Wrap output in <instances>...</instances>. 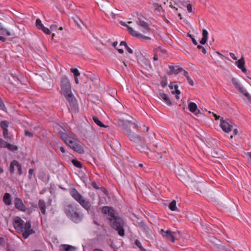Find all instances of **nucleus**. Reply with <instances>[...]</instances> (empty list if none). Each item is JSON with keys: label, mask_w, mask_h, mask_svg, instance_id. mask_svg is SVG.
Returning a JSON list of instances; mask_svg holds the SVG:
<instances>
[{"label": "nucleus", "mask_w": 251, "mask_h": 251, "mask_svg": "<svg viewBox=\"0 0 251 251\" xmlns=\"http://www.w3.org/2000/svg\"><path fill=\"white\" fill-rule=\"evenodd\" d=\"M64 211L66 216L75 223L80 222L83 218V214L76 204H68L65 205Z\"/></svg>", "instance_id": "39448f33"}, {"label": "nucleus", "mask_w": 251, "mask_h": 251, "mask_svg": "<svg viewBox=\"0 0 251 251\" xmlns=\"http://www.w3.org/2000/svg\"><path fill=\"white\" fill-rule=\"evenodd\" d=\"M77 248L72 245L62 244L60 246V251H76Z\"/></svg>", "instance_id": "6ab92c4d"}, {"label": "nucleus", "mask_w": 251, "mask_h": 251, "mask_svg": "<svg viewBox=\"0 0 251 251\" xmlns=\"http://www.w3.org/2000/svg\"><path fill=\"white\" fill-rule=\"evenodd\" d=\"M183 75L186 77L187 78V77H189V74H188V72L186 71H185V70H183Z\"/></svg>", "instance_id": "13d9d810"}, {"label": "nucleus", "mask_w": 251, "mask_h": 251, "mask_svg": "<svg viewBox=\"0 0 251 251\" xmlns=\"http://www.w3.org/2000/svg\"><path fill=\"white\" fill-rule=\"evenodd\" d=\"M119 53H121V54H122L124 53V50L123 49H117Z\"/></svg>", "instance_id": "0e129e2a"}, {"label": "nucleus", "mask_w": 251, "mask_h": 251, "mask_svg": "<svg viewBox=\"0 0 251 251\" xmlns=\"http://www.w3.org/2000/svg\"><path fill=\"white\" fill-rule=\"evenodd\" d=\"M92 119L94 122L100 127H106V126L99 120V119L97 116H93Z\"/></svg>", "instance_id": "cd10ccee"}, {"label": "nucleus", "mask_w": 251, "mask_h": 251, "mask_svg": "<svg viewBox=\"0 0 251 251\" xmlns=\"http://www.w3.org/2000/svg\"><path fill=\"white\" fill-rule=\"evenodd\" d=\"M69 193L72 198L78 202L83 196L78 192L75 188H71L69 190Z\"/></svg>", "instance_id": "dca6fc26"}, {"label": "nucleus", "mask_w": 251, "mask_h": 251, "mask_svg": "<svg viewBox=\"0 0 251 251\" xmlns=\"http://www.w3.org/2000/svg\"><path fill=\"white\" fill-rule=\"evenodd\" d=\"M54 130L56 132L62 140L73 150L80 154L84 153V150L81 146V143L69 136L65 129L58 124L53 126Z\"/></svg>", "instance_id": "f03ea898"}, {"label": "nucleus", "mask_w": 251, "mask_h": 251, "mask_svg": "<svg viewBox=\"0 0 251 251\" xmlns=\"http://www.w3.org/2000/svg\"><path fill=\"white\" fill-rule=\"evenodd\" d=\"M79 204L87 211H89L91 208V203L88 200L85 199L83 197L77 202Z\"/></svg>", "instance_id": "2eb2a0df"}, {"label": "nucleus", "mask_w": 251, "mask_h": 251, "mask_svg": "<svg viewBox=\"0 0 251 251\" xmlns=\"http://www.w3.org/2000/svg\"><path fill=\"white\" fill-rule=\"evenodd\" d=\"M127 45V43L125 41H121L120 46H124L125 47H126Z\"/></svg>", "instance_id": "bf43d9fd"}, {"label": "nucleus", "mask_w": 251, "mask_h": 251, "mask_svg": "<svg viewBox=\"0 0 251 251\" xmlns=\"http://www.w3.org/2000/svg\"><path fill=\"white\" fill-rule=\"evenodd\" d=\"M36 26L40 30H42L45 34H47V28L42 24L39 19L36 20Z\"/></svg>", "instance_id": "412c9836"}, {"label": "nucleus", "mask_w": 251, "mask_h": 251, "mask_svg": "<svg viewBox=\"0 0 251 251\" xmlns=\"http://www.w3.org/2000/svg\"><path fill=\"white\" fill-rule=\"evenodd\" d=\"M9 123L6 121H1L0 123V127L4 130L7 129Z\"/></svg>", "instance_id": "f704fd0d"}, {"label": "nucleus", "mask_w": 251, "mask_h": 251, "mask_svg": "<svg viewBox=\"0 0 251 251\" xmlns=\"http://www.w3.org/2000/svg\"><path fill=\"white\" fill-rule=\"evenodd\" d=\"M229 55L233 60H236L237 59V58L236 57L234 53L230 52L229 53Z\"/></svg>", "instance_id": "4d7b16f0"}, {"label": "nucleus", "mask_w": 251, "mask_h": 251, "mask_svg": "<svg viewBox=\"0 0 251 251\" xmlns=\"http://www.w3.org/2000/svg\"><path fill=\"white\" fill-rule=\"evenodd\" d=\"M137 16L138 20L136 23L142 28L143 32L144 33H149L151 30V28L150 27V25L145 21L147 19L141 14L137 13Z\"/></svg>", "instance_id": "423d86ee"}, {"label": "nucleus", "mask_w": 251, "mask_h": 251, "mask_svg": "<svg viewBox=\"0 0 251 251\" xmlns=\"http://www.w3.org/2000/svg\"><path fill=\"white\" fill-rule=\"evenodd\" d=\"M72 162L73 163V164L77 168H82V164H81V163L78 161L77 160H76V159H73L72 160Z\"/></svg>", "instance_id": "72a5a7b5"}, {"label": "nucleus", "mask_w": 251, "mask_h": 251, "mask_svg": "<svg viewBox=\"0 0 251 251\" xmlns=\"http://www.w3.org/2000/svg\"><path fill=\"white\" fill-rule=\"evenodd\" d=\"M8 143L2 139H0V147L3 148H6L7 146L8 145Z\"/></svg>", "instance_id": "ea45409f"}, {"label": "nucleus", "mask_w": 251, "mask_h": 251, "mask_svg": "<svg viewBox=\"0 0 251 251\" xmlns=\"http://www.w3.org/2000/svg\"><path fill=\"white\" fill-rule=\"evenodd\" d=\"M18 27L15 25H12L9 28H5L0 23V34L3 35L9 36H14L18 32Z\"/></svg>", "instance_id": "0eeeda50"}, {"label": "nucleus", "mask_w": 251, "mask_h": 251, "mask_svg": "<svg viewBox=\"0 0 251 251\" xmlns=\"http://www.w3.org/2000/svg\"><path fill=\"white\" fill-rule=\"evenodd\" d=\"M3 201L7 205H10L11 204V196L9 193H6L4 194L3 197Z\"/></svg>", "instance_id": "393cba45"}, {"label": "nucleus", "mask_w": 251, "mask_h": 251, "mask_svg": "<svg viewBox=\"0 0 251 251\" xmlns=\"http://www.w3.org/2000/svg\"><path fill=\"white\" fill-rule=\"evenodd\" d=\"M135 244L139 248L141 249L142 248L141 244L139 240H136Z\"/></svg>", "instance_id": "3c124183"}, {"label": "nucleus", "mask_w": 251, "mask_h": 251, "mask_svg": "<svg viewBox=\"0 0 251 251\" xmlns=\"http://www.w3.org/2000/svg\"><path fill=\"white\" fill-rule=\"evenodd\" d=\"M49 79H50V80H48V84H50V85H51V86H53V83L52 79L51 78H50Z\"/></svg>", "instance_id": "052dcab7"}, {"label": "nucleus", "mask_w": 251, "mask_h": 251, "mask_svg": "<svg viewBox=\"0 0 251 251\" xmlns=\"http://www.w3.org/2000/svg\"><path fill=\"white\" fill-rule=\"evenodd\" d=\"M220 121V126L224 131L228 133L232 130L233 126L232 122L229 123L227 120H224L223 118Z\"/></svg>", "instance_id": "9b49d317"}, {"label": "nucleus", "mask_w": 251, "mask_h": 251, "mask_svg": "<svg viewBox=\"0 0 251 251\" xmlns=\"http://www.w3.org/2000/svg\"><path fill=\"white\" fill-rule=\"evenodd\" d=\"M235 64L237 66L242 70L244 73H246L247 69L245 67V60L244 58L242 57L238 61L235 62Z\"/></svg>", "instance_id": "aec40b11"}, {"label": "nucleus", "mask_w": 251, "mask_h": 251, "mask_svg": "<svg viewBox=\"0 0 251 251\" xmlns=\"http://www.w3.org/2000/svg\"><path fill=\"white\" fill-rule=\"evenodd\" d=\"M210 242L213 244L214 248H216L218 251H236V250L230 246H225L222 245L221 242L217 238L213 237Z\"/></svg>", "instance_id": "6e6552de"}, {"label": "nucleus", "mask_w": 251, "mask_h": 251, "mask_svg": "<svg viewBox=\"0 0 251 251\" xmlns=\"http://www.w3.org/2000/svg\"><path fill=\"white\" fill-rule=\"evenodd\" d=\"M73 20H74V22L76 24V25L79 28H81V25H80V23H82L81 20L77 17H76L75 18H73Z\"/></svg>", "instance_id": "a19ab883"}, {"label": "nucleus", "mask_w": 251, "mask_h": 251, "mask_svg": "<svg viewBox=\"0 0 251 251\" xmlns=\"http://www.w3.org/2000/svg\"><path fill=\"white\" fill-rule=\"evenodd\" d=\"M24 132H25V135L26 136H28V137H32L33 136V133L29 132L27 130H25Z\"/></svg>", "instance_id": "49530a36"}, {"label": "nucleus", "mask_w": 251, "mask_h": 251, "mask_svg": "<svg viewBox=\"0 0 251 251\" xmlns=\"http://www.w3.org/2000/svg\"><path fill=\"white\" fill-rule=\"evenodd\" d=\"M6 148H7L9 150L13 151H17L18 149L17 146L11 144L10 143L8 144Z\"/></svg>", "instance_id": "c9c22d12"}, {"label": "nucleus", "mask_w": 251, "mask_h": 251, "mask_svg": "<svg viewBox=\"0 0 251 251\" xmlns=\"http://www.w3.org/2000/svg\"><path fill=\"white\" fill-rule=\"evenodd\" d=\"M160 96L168 105H172V102L171 100L169 99L167 94L165 93H160Z\"/></svg>", "instance_id": "bb28decb"}, {"label": "nucleus", "mask_w": 251, "mask_h": 251, "mask_svg": "<svg viewBox=\"0 0 251 251\" xmlns=\"http://www.w3.org/2000/svg\"><path fill=\"white\" fill-rule=\"evenodd\" d=\"M183 71V69L182 68H177V69H174V70L173 71H171L170 74H174L175 75H177L179 73L182 72Z\"/></svg>", "instance_id": "e433bc0d"}, {"label": "nucleus", "mask_w": 251, "mask_h": 251, "mask_svg": "<svg viewBox=\"0 0 251 251\" xmlns=\"http://www.w3.org/2000/svg\"><path fill=\"white\" fill-rule=\"evenodd\" d=\"M57 26L56 25H52L50 26V29H48V35L52 33L54 31H56Z\"/></svg>", "instance_id": "4c0bfd02"}, {"label": "nucleus", "mask_w": 251, "mask_h": 251, "mask_svg": "<svg viewBox=\"0 0 251 251\" xmlns=\"http://www.w3.org/2000/svg\"><path fill=\"white\" fill-rule=\"evenodd\" d=\"M189 84L191 85V86H193L194 85V82H193V80L190 77H187L186 78Z\"/></svg>", "instance_id": "603ef678"}, {"label": "nucleus", "mask_w": 251, "mask_h": 251, "mask_svg": "<svg viewBox=\"0 0 251 251\" xmlns=\"http://www.w3.org/2000/svg\"><path fill=\"white\" fill-rule=\"evenodd\" d=\"M101 212L108 215L107 219L109 221L110 226L116 230L120 236H124V222L121 218L115 215L114 209L111 207L104 206L101 208Z\"/></svg>", "instance_id": "f257e3e1"}, {"label": "nucleus", "mask_w": 251, "mask_h": 251, "mask_svg": "<svg viewBox=\"0 0 251 251\" xmlns=\"http://www.w3.org/2000/svg\"><path fill=\"white\" fill-rule=\"evenodd\" d=\"M38 205H39V207L40 209L41 212L43 214H45V213H46L45 202L42 200H40L38 202Z\"/></svg>", "instance_id": "a878e982"}, {"label": "nucleus", "mask_w": 251, "mask_h": 251, "mask_svg": "<svg viewBox=\"0 0 251 251\" xmlns=\"http://www.w3.org/2000/svg\"><path fill=\"white\" fill-rule=\"evenodd\" d=\"M159 233L162 235V237L166 240L172 243H174L176 240V233L172 231L170 229L165 230L163 229H161Z\"/></svg>", "instance_id": "1a4fd4ad"}, {"label": "nucleus", "mask_w": 251, "mask_h": 251, "mask_svg": "<svg viewBox=\"0 0 251 251\" xmlns=\"http://www.w3.org/2000/svg\"><path fill=\"white\" fill-rule=\"evenodd\" d=\"M153 50H154V52H157L159 55L161 54L163 55L166 53L165 50L162 49L160 47L154 49Z\"/></svg>", "instance_id": "2f4dec72"}, {"label": "nucleus", "mask_w": 251, "mask_h": 251, "mask_svg": "<svg viewBox=\"0 0 251 251\" xmlns=\"http://www.w3.org/2000/svg\"><path fill=\"white\" fill-rule=\"evenodd\" d=\"M61 92L68 101L71 107H75L76 100L72 92V88L70 81L68 78L64 75L60 80Z\"/></svg>", "instance_id": "7ed1b4c3"}, {"label": "nucleus", "mask_w": 251, "mask_h": 251, "mask_svg": "<svg viewBox=\"0 0 251 251\" xmlns=\"http://www.w3.org/2000/svg\"><path fill=\"white\" fill-rule=\"evenodd\" d=\"M13 226L16 230L22 233L24 239H27L29 236L33 234L34 231L31 229V224L29 222L24 223L20 217H16L13 221Z\"/></svg>", "instance_id": "20e7f679"}, {"label": "nucleus", "mask_w": 251, "mask_h": 251, "mask_svg": "<svg viewBox=\"0 0 251 251\" xmlns=\"http://www.w3.org/2000/svg\"><path fill=\"white\" fill-rule=\"evenodd\" d=\"M213 115L214 117H215V119L216 120H217L220 119V116H218L217 114H214V113H213Z\"/></svg>", "instance_id": "e2e57ef3"}, {"label": "nucleus", "mask_w": 251, "mask_h": 251, "mask_svg": "<svg viewBox=\"0 0 251 251\" xmlns=\"http://www.w3.org/2000/svg\"><path fill=\"white\" fill-rule=\"evenodd\" d=\"M153 7L155 10L160 11L162 9V7L157 3H154L153 4Z\"/></svg>", "instance_id": "79ce46f5"}, {"label": "nucleus", "mask_w": 251, "mask_h": 251, "mask_svg": "<svg viewBox=\"0 0 251 251\" xmlns=\"http://www.w3.org/2000/svg\"><path fill=\"white\" fill-rule=\"evenodd\" d=\"M188 108L190 112L196 115H198L200 113V110L198 109L197 105L194 102H190L189 103Z\"/></svg>", "instance_id": "f3484780"}, {"label": "nucleus", "mask_w": 251, "mask_h": 251, "mask_svg": "<svg viewBox=\"0 0 251 251\" xmlns=\"http://www.w3.org/2000/svg\"><path fill=\"white\" fill-rule=\"evenodd\" d=\"M127 28L130 33L133 36L138 37L140 39H146V40H151V38L150 37L145 36L141 33L138 32L137 31L134 30L133 28L129 26H127Z\"/></svg>", "instance_id": "ddd939ff"}, {"label": "nucleus", "mask_w": 251, "mask_h": 251, "mask_svg": "<svg viewBox=\"0 0 251 251\" xmlns=\"http://www.w3.org/2000/svg\"><path fill=\"white\" fill-rule=\"evenodd\" d=\"M243 197L245 201L251 204V192L249 191H246L244 192Z\"/></svg>", "instance_id": "b1692460"}, {"label": "nucleus", "mask_w": 251, "mask_h": 251, "mask_svg": "<svg viewBox=\"0 0 251 251\" xmlns=\"http://www.w3.org/2000/svg\"><path fill=\"white\" fill-rule=\"evenodd\" d=\"M75 83L77 84H78L79 83V80H78L77 77H75Z\"/></svg>", "instance_id": "774afa93"}, {"label": "nucleus", "mask_w": 251, "mask_h": 251, "mask_svg": "<svg viewBox=\"0 0 251 251\" xmlns=\"http://www.w3.org/2000/svg\"><path fill=\"white\" fill-rule=\"evenodd\" d=\"M176 202L175 200L172 201L171 202V203H170V204H169V208H170V209L173 211H176L177 209L176 206Z\"/></svg>", "instance_id": "c85d7f7f"}, {"label": "nucleus", "mask_w": 251, "mask_h": 251, "mask_svg": "<svg viewBox=\"0 0 251 251\" xmlns=\"http://www.w3.org/2000/svg\"><path fill=\"white\" fill-rule=\"evenodd\" d=\"M153 60L154 61L158 60V54L157 52H154V50H153Z\"/></svg>", "instance_id": "8fccbe9b"}, {"label": "nucleus", "mask_w": 251, "mask_h": 251, "mask_svg": "<svg viewBox=\"0 0 251 251\" xmlns=\"http://www.w3.org/2000/svg\"><path fill=\"white\" fill-rule=\"evenodd\" d=\"M17 168L19 172V174L20 175L22 174V166L18 162V164L17 165Z\"/></svg>", "instance_id": "de8ad7c7"}, {"label": "nucleus", "mask_w": 251, "mask_h": 251, "mask_svg": "<svg viewBox=\"0 0 251 251\" xmlns=\"http://www.w3.org/2000/svg\"><path fill=\"white\" fill-rule=\"evenodd\" d=\"M8 129H5L3 131V134L4 138L7 141H9L11 139V137L8 136Z\"/></svg>", "instance_id": "58836bf2"}, {"label": "nucleus", "mask_w": 251, "mask_h": 251, "mask_svg": "<svg viewBox=\"0 0 251 251\" xmlns=\"http://www.w3.org/2000/svg\"><path fill=\"white\" fill-rule=\"evenodd\" d=\"M160 84H161V86L163 87V88H164L165 87H166L167 85V77H165V79L164 80H162L161 82H160Z\"/></svg>", "instance_id": "a18cd8bd"}, {"label": "nucleus", "mask_w": 251, "mask_h": 251, "mask_svg": "<svg viewBox=\"0 0 251 251\" xmlns=\"http://www.w3.org/2000/svg\"><path fill=\"white\" fill-rule=\"evenodd\" d=\"M0 108L4 111H6V108L4 104L3 103L2 100L0 98Z\"/></svg>", "instance_id": "37998d69"}, {"label": "nucleus", "mask_w": 251, "mask_h": 251, "mask_svg": "<svg viewBox=\"0 0 251 251\" xmlns=\"http://www.w3.org/2000/svg\"><path fill=\"white\" fill-rule=\"evenodd\" d=\"M187 9L188 11L189 12H192V6L190 4H188L187 5Z\"/></svg>", "instance_id": "5fc2aeb1"}, {"label": "nucleus", "mask_w": 251, "mask_h": 251, "mask_svg": "<svg viewBox=\"0 0 251 251\" xmlns=\"http://www.w3.org/2000/svg\"><path fill=\"white\" fill-rule=\"evenodd\" d=\"M126 134L131 141L137 143L141 140L139 136L130 129H126Z\"/></svg>", "instance_id": "4468645a"}, {"label": "nucleus", "mask_w": 251, "mask_h": 251, "mask_svg": "<svg viewBox=\"0 0 251 251\" xmlns=\"http://www.w3.org/2000/svg\"><path fill=\"white\" fill-rule=\"evenodd\" d=\"M137 149L141 152H144L148 154V151H149L148 146L145 144H138L137 145Z\"/></svg>", "instance_id": "4be33fe9"}, {"label": "nucleus", "mask_w": 251, "mask_h": 251, "mask_svg": "<svg viewBox=\"0 0 251 251\" xmlns=\"http://www.w3.org/2000/svg\"><path fill=\"white\" fill-rule=\"evenodd\" d=\"M118 124L120 127L123 128L124 129H126L127 125L126 124V122L124 120H121V119L118 120Z\"/></svg>", "instance_id": "7c9ffc66"}, {"label": "nucleus", "mask_w": 251, "mask_h": 251, "mask_svg": "<svg viewBox=\"0 0 251 251\" xmlns=\"http://www.w3.org/2000/svg\"><path fill=\"white\" fill-rule=\"evenodd\" d=\"M18 164V161L16 160H13L12 161L10 165L9 171L10 173H13L14 172V167H17Z\"/></svg>", "instance_id": "c756f323"}, {"label": "nucleus", "mask_w": 251, "mask_h": 251, "mask_svg": "<svg viewBox=\"0 0 251 251\" xmlns=\"http://www.w3.org/2000/svg\"><path fill=\"white\" fill-rule=\"evenodd\" d=\"M169 68L171 70V71H173L174 70V69L175 68V67L172 65L169 66Z\"/></svg>", "instance_id": "338daca9"}, {"label": "nucleus", "mask_w": 251, "mask_h": 251, "mask_svg": "<svg viewBox=\"0 0 251 251\" xmlns=\"http://www.w3.org/2000/svg\"><path fill=\"white\" fill-rule=\"evenodd\" d=\"M70 71L73 74L75 77H78L80 75L78 70L76 68H72L70 69Z\"/></svg>", "instance_id": "473e14b6"}, {"label": "nucleus", "mask_w": 251, "mask_h": 251, "mask_svg": "<svg viewBox=\"0 0 251 251\" xmlns=\"http://www.w3.org/2000/svg\"><path fill=\"white\" fill-rule=\"evenodd\" d=\"M192 41L193 43L195 45H198V43L195 38H192Z\"/></svg>", "instance_id": "680f3d73"}, {"label": "nucleus", "mask_w": 251, "mask_h": 251, "mask_svg": "<svg viewBox=\"0 0 251 251\" xmlns=\"http://www.w3.org/2000/svg\"><path fill=\"white\" fill-rule=\"evenodd\" d=\"M126 49L127 50V51L130 54H132L133 53V50L130 48L128 45H127L126 47H125Z\"/></svg>", "instance_id": "6e6d98bb"}, {"label": "nucleus", "mask_w": 251, "mask_h": 251, "mask_svg": "<svg viewBox=\"0 0 251 251\" xmlns=\"http://www.w3.org/2000/svg\"><path fill=\"white\" fill-rule=\"evenodd\" d=\"M14 203L15 207L17 209L21 211H25V206L24 205L23 202L20 199L18 198H16Z\"/></svg>", "instance_id": "a211bd4d"}, {"label": "nucleus", "mask_w": 251, "mask_h": 251, "mask_svg": "<svg viewBox=\"0 0 251 251\" xmlns=\"http://www.w3.org/2000/svg\"><path fill=\"white\" fill-rule=\"evenodd\" d=\"M197 48L200 50H201L202 52L203 53V54H205L206 53V49L203 47L201 45H197Z\"/></svg>", "instance_id": "c03bdc74"}, {"label": "nucleus", "mask_w": 251, "mask_h": 251, "mask_svg": "<svg viewBox=\"0 0 251 251\" xmlns=\"http://www.w3.org/2000/svg\"><path fill=\"white\" fill-rule=\"evenodd\" d=\"M118 45V42L117 41H115V42H114L113 43H112V45L113 46L116 48V46H117Z\"/></svg>", "instance_id": "69168bd1"}, {"label": "nucleus", "mask_w": 251, "mask_h": 251, "mask_svg": "<svg viewBox=\"0 0 251 251\" xmlns=\"http://www.w3.org/2000/svg\"><path fill=\"white\" fill-rule=\"evenodd\" d=\"M92 187L96 190L100 189V187L98 186L97 183L95 181H93L91 183Z\"/></svg>", "instance_id": "09e8293b"}, {"label": "nucleus", "mask_w": 251, "mask_h": 251, "mask_svg": "<svg viewBox=\"0 0 251 251\" xmlns=\"http://www.w3.org/2000/svg\"><path fill=\"white\" fill-rule=\"evenodd\" d=\"M59 151L63 154V155H66V151L65 149L63 147H60L59 148Z\"/></svg>", "instance_id": "864d4df0"}, {"label": "nucleus", "mask_w": 251, "mask_h": 251, "mask_svg": "<svg viewBox=\"0 0 251 251\" xmlns=\"http://www.w3.org/2000/svg\"><path fill=\"white\" fill-rule=\"evenodd\" d=\"M176 175L179 176L180 179L184 183H186L187 173L181 167H177L176 170Z\"/></svg>", "instance_id": "f8f14e48"}, {"label": "nucleus", "mask_w": 251, "mask_h": 251, "mask_svg": "<svg viewBox=\"0 0 251 251\" xmlns=\"http://www.w3.org/2000/svg\"><path fill=\"white\" fill-rule=\"evenodd\" d=\"M207 39H208V32L206 29H203L202 30V38H201V40L200 41V43L201 45H204L206 43V42L207 41Z\"/></svg>", "instance_id": "5701e85b"}, {"label": "nucleus", "mask_w": 251, "mask_h": 251, "mask_svg": "<svg viewBox=\"0 0 251 251\" xmlns=\"http://www.w3.org/2000/svg\"><path fill=\"white\" fill-rule=\"evenodd\" d=\"M231 82L239 92L242 93L246 98L249 99H250V94L246 91L243 87L241 86L238 79L235 77H233L231 79Z\"/></svg>", "instance_id": "9d476101"}]
</instances>
